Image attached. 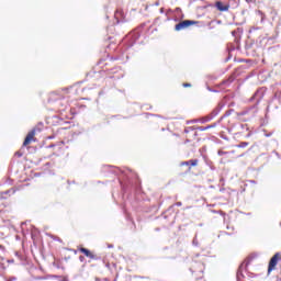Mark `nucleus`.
I'll use <instances>...</instances> for the list:
<instances>
[{
    "label": "nucleus",
    "instance_id": "nucleus-22",
    "mask_svg": "<svg viewBox=\"0 0 281 281\" xmlns=\"http://www.w3.org/2000/svg\"><path fill=\"white\" fill-rule=\"evenodd\" d=\"M247 137H251V133H249V134L247 135Z\"/></svg>",
    "mask_w": 281,
    "mask_h": 281
},
{
    "label": "nucleus",
    "instance_id": "nucleus-18",
    "mask_svg": "<svg viewBox=\"0 0 281 281\" xmlns=\"http://www.w3.org/2000/svg\"><path fill=\"white\" fill-rule=\"evenodd\" d=\"M218 155L222 156V155H225V151H218Z\"/></svg>",
    "mask_w": 281,
    "mask_h": 281
},
{
    "label": "nucleus",
    "instance_id": "nucleus-3",
    "mask_svg": "<svg viewBox=\"0 0 281 281\" xmlns=\"http://www.w3.org/2000/svg\"><path fill=\"white\" fill-rule=\"evenodd\" d=\"M34 135H36V130H32L31 132H29L23 142V146H30V144H32V139H34Z\"/></svg>",
    "mask_w": 281,
    "mask_h": 281
},
{
    "label": "nucleus",
    "instance_id": "nucleus-10",
    "mask_svg": "<svg viewBox=\"0 0 281 281\" xmlns=\"http://www.w3.org/2000/svg\"><path fill=\"white\" fill-rule=\"evenodd\" d=\"M257 14L260 16L261 23H265L266 15L263 14V12L260 11V10H258V11H257Z\"/></svg>",
    "mask_w": 281,
    "mask_h": 281
},
{
    "label": "nucleus",
    "instance_id": "nucleus-11",
    "mask_svg": "<svg viewBox=\"0 0 281 281\" xmlns=\"http://www.w3.org/2000/svg\"><path fill=\"white\" fill-rule=\"evenodd\" d=\"M237 148H247V146H249V143L248 142H243L240 143L239 145H236Z\"/></svg>",
    "mask_w": 281,
    "mask_h": 281
},
{
    "label": "nucleus",
    "instance_id": "nucleus-9",
    "mask_svg": "<svg viewBox=\"0 0 281 281\" xmlns=\"http://www.w3.org/2000/svg\"><path fill=\"white\" fill-rule=\"evenodd\" d=\"M10 192H12V194H14V190H8L5 192L0 193V199H5V194H10Z\"/></svg>",
    "mask_w": 281,
    "mask_h": 281
},
{
    "label": "nucleus",
    "instance_id": "nucleus-6",
    "mask_svg": "<svg viewBox=\"0 0 281 281\" xmlns=\"http://www.w3.org/2000/svg\"><path fill=\"white\" fill-rule=\"evenodd\" d=\"M221 113V108H215L212 113L206 116V122H211V120H214V117H216V115H218Z\"/></svg>",
    "mask_w": 281,
    "mask_h": 281
},
{
    "label": "nucleus",
    "instance_id": "nucleus-13",
    "mask_svg": "<svg viewBox=\"0 0 281 281\" xmlns=\"http://www.w3.org/2000/svg\"><path fill=\"white\" fill-rule=\"evenodd\" d=\"M232 113H234V110H229L225 113L226 117H228V115H232Z\"/></svg>",
    "mask_w": 281,
    "mask_h": 281
},
{
    "label": "nucleus",
    "instance_id": "nucleus-1",
    "mask_svg": "<svg viewBox=\"0 0 281 281\" xmlns=\"http://www.w3.org/2000/svg\"><path fill=\"white\" fill-rule=\"evenodd\" d=\"M196 24L195 21H192V20H186V21H182L178 24H176V32H181V30H186V27H190V25H194Z\"/></svg>",
    "mask_w": 281,
    "mask_h": 281
},
{
    "label": "nucleus",
    "instance_id": "nucleus-14",
    "mask_svg": "<svg viewBox=\"0 0 281 281\" xmlns=\"http://www.w3.org/2000/svg\"><path fill=\"white\" fill-rule=\"evenodd\" d=\"M181 166H190V160L181 162Z\"/></svg>",
    "mask_w": 281,
    "mask_h": 281
},
{
    "label": "nucleus",
    "instance_id": "nucleus-8",
    "mask_svg": "<svg viewBox=\"0 0 281 281\" xmlns=\"http://www.w3.org/2000/svg\"><path fill=\"white\" fill-rule=\"evenodd\" d=\"M210 128H216V123H213V124L207 125V126H205V127H200V131H207V130H210Z\"/></svg>",
    "mask_w": 281,
    "mask_h": 281
},
{
    "label": "nucleus",
    "instance_id": "nucleus-24",
    "mask_svg": "<svg viewBox=\"0 0 281 281\" xmlns=\"http://www.w3.org/2000/svg\"><path fill=\"white\" fill-rule=\"evenodd\" d=\"M95 281H100V280L97 278Z\"/></svg>",
    "mask_w": 281,
    "mask_h": 281
},
{
    "label": "nucleus",
    "instance_id": "nucleus-7",
    "mask_svg": "<svg viewBox=\"0 0 281 281\" xmlns=\"http://www.w3.org/2000/svg\"><path fill=\"white\" fill-rule=\"evenodd\" d=\"M215 8H217V10H220V12H227V10H229V5H224L223 2L217 1L215 3Z\"/></svg>",
    "mask_w": 281,
    "mask_h": 281
},
{
    "label": "nucleus",
    "instance_id": "nucleus-21",
    "mask_svg": "<svg viewBox=\"0 0 281 281\" xmlns=\"http://www.w3.org/2000/svg\"><path fill=\"white\" fill-rule=\"evenodd\" d=\"M14 280H16L15 278H13V279H10V280H8V281H14Z\"/></svg>",
    "mask_w": 281,
    "mask_h": 281
},
{
    "label": "nucleus",
    "instance_id": "nucleus-5",
    "mask_svg": "<svg viewBox=\"0 0 281 281\" xmlns=\"http://www.w3.org/2000/svg\"><path fill=\"white\" fill-rule=\"evenodd\" d=\"M245 269H247V265L246 263H241L239 266V269L237 270V280L240 281L243 280V278H245V276L243 274V271H245Z\"/></svg>",
    "mask_w": 281,
    "mask_h": 281
},
{
    "label": "nucleus",
    "instance_id": "nucleus-15",
    "mask_svg": "<svg viewBox=\"0 0 281 281\" xmlns=\"http://www.w3.org/2000/svg\"><path fill=\"white\" fill-rule=\"evenodd\" d=\"M182 87H192L191 83H183Z\"/></svg>",
    "mask_w": 281,
    "mask_h": 281
},
{
    "label": "nucleus",
    "instance_id": "nucleus-23",
    "mask_svg": "<svg viewBox=\"0 0 281 281\" xmlns=\"http://www.w3.org/2000/svg\"><path fill=\"white\" fill-rule=\"evenodd\" d=\"M245 126H247V125H241V128H245Z\"/></svg>",
    "mask_w": 281,
    "mask_h": 281
},
{
    "label": "nucleus",
    "instance_id": "nucleus-12",
    "mask_svg": "<svg viewBox=\"0 0 281 281\" xmlns=\"http://www.w3.org/2000/svg\"><path fill=\"white\" fill-rule=\"evenodd\" d=\"M189 164H190L191 166H198V165H199V160H196V159L189 160Z\"/></svg>",
    "mask_w": 281,
    "mask_h": 281
},
{
    "label": "nucleus",
    "instance_id": "nucleus-16",
    "mask_svg": "<svg viewBox=\"0 0 281 281\" xmlns=\"http://www.w3.org/2000/svg\"><path fill=\"white\" fill-rule=\"evenodd\" d=\"M15 155L18 156V157H23V154H21V153H15Z\"/></svg>",
    "mask_w": 281,
    "mask_h": 281
},
{
    "label": "nucleus",
    "instance_id": "nucleus-17",
    "mask_svg": "<svg viewBox=\"0 0 281 281\" xmlns=\"http://www.w3.org/2000/svg\"><path fill=\"white\" fill-rule=\"evenodd\" d=\"M176 205H177L178 207H181L182 204H181V202H177Z\"/></svg>",
    "mask_w": 281,
    "mask_h": 281
},
{
    "label": "nucleus",
    "instance_id": "nucleus-4",
    "mask_svg": "<svg viewBox=\"0 0 281 281\" xmlns=\"http://www.w3.org/2000/svg\"><path fill=\"white\" fill-rule=\"evenodd\" d=\"M79 251L83 254L87 258H90L91 260H95V255L91 252V250L87 248H80Z\"/></svg>",
    "mask_w": 281,
    "mask_h": 281
},
{
    "label": "nucleus",
    "instance_id": "nucleus-25",
    "mask_svg": "<svg viewBox=\"0 0 281 281\" xmlns=\"http://www.w3.org/2000/svg\"><path fill=\"white\" fill-rule=\"evenodd\" d=\"M255 95H258V92H257V93H255Z\"/></svg>",
    "mask_w": 281,
    "mask_h": 281
},
{
    "label": "nucleus",
    "instance_id": "nucleus-19",
    "mask_svg": "<svg viewBox=\"0 0 281 281\" xmlns=\"http://www.w3.org/2000/svg\"><path fill=\"white\" fill-rule=\"evenodd\" d=\"M79 260L82 262V260H85V257H83V256H80V257H79Z\"/></svg>",
    "mask_w": 281,
    "mask_h": 281
},
{
    "label": "nucleus",
    "instance_id": "nucleus-2",
    "mask_svg": "<svg viewBox=\"0 0 281 281\" xmlns=\"http://www.w3.org/2000/svg\"><path fill=\"white\" fill-rule=\"evenodd\" d=\"M278 260H280V252H277L269 262L268 266V273H271V271H273V269H276L277 265H278Z\"/></svg>",
    "mask_w": 281,
    "mask_h": 281
},
{
    "label": "nucleus",
    "instance_id": "nucleus-20",
    "mask_svg": "<svg viewBox=\"0 0 281 281\" xmlns=\"http://www.w3.org/2000/svg\"><path fill=\"white\" fill-rule=\"evenodd\" d=\"M193 245H198V244H196V239H193Z\"/></svg>",
    "mask_w": 281,
    "mask_h": 281
}]
</instances>
